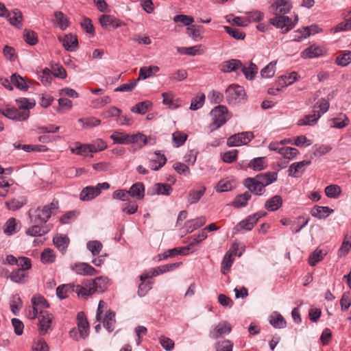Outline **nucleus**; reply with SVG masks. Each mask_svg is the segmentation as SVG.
Segmentation results:
<instances>
[{"label":"nucleus","instance_id":"39","mask_svg":"<svg viewBox=\"0 0 351 351\" xmlns=\"http://www.w3.org/2000/svg\"><path fill=\"white\" fill-rule=\"evenodd\" d=\"M241 69L245 78L249 80H252L258 72V66L253 62H250L248 66L242 65Z\"/></svg>","mask_w":351,"mask_h":351},{"label":"nucleus","instance_id":"58","mask_svg":"<svg viewBox=\"0 0 351 351\" xmlns=\"http://www.w3.org/2000/svg\"><path fill=\"white\" fill-rule=\"evenodd\" d=\"M265 157H258L252 159L249 163V167L254 171H261L266 167Z\"/></svg>","mask_w":351,"mask_h":351},{"label":"nucleus","instance_id":"22","mask_svg":"<svg viewBox=\"0 0 351 351\" xmlns=\"http://www.w3.org/2000/svg\"><path fill=\"white\" fill-rule=\"evenodd\" d=\"M109 285V279L107 277H97L95 280L90 282V285L92 286L94 293L99 292L102 293L105 291Z\"/></svg>","mask_w":351,"mask_h":351},{"label":"nucleus","instance_id":"3","mask_svg":"<svg viewBox=\"0 0 351 351\" xmlns=\"http://www.w3.org/2000/svg\"><path fill=\"white\" fill-rule=\"evenodd\" d=\"M109 188L110 184L108 182L99 183L95 186H86L82 190L80 199L84 202L92 200L97 197L102 190H107Z\"/></svg>","mask_w":351,"mask_h":351},{"label":"nucleus","instance_id":"17","mask_svg":"<svg viewBox=\"0 0 351 351\" xmlns=\"http://www.w3.org/2000/svg\"><path fill=\"white\" fill-rule=\"evenodd\" d=\"M173 189L169 184L156 183L154 185L152 189L147 191V195H169L172 192Z\"/></svg>","mask_w":351,"mask_h":351},{"label":"nucleus","instance_id":"38","mask_svg":"<svg viewBox=\"0 0 351 351\" xmlns=\"http://www.w3.org/2000/svg\"><path fill=\"white\" fill-rule=\"evenodd\" d=\"M75 285L71 284L61 285L56 289V295L60 299L68 298L69 293L73 292Z\"/></svg>","mask_w":351,"mask_h":351},{"label":"nucleus","instance_id":"42","mask_svg":"<svg viewBox=\"0 0 351 351\" xmlns=\"http://www.w3.org/2000/svg\"><path fill=\"white\" fill-rule=\"evenodd\" d=\"M90 144H81L78 142L75 143V147L71 148V152L77 155L86 156L90 152Z\"/></svg>","mask_w":351,"mask_h":351},{"label":"nucleus","instance_id":"55","mask_svg":"<svg viewBox=\"0 0 351 351\" xmlns=\"http://www.w3.org/2000/svg\"><path fill=\"white\" fill-rule=\"evenodd\" d=\"M269 323L276 328L281 329L286 327V321L279 313L271 316Z\"/></svg>","mask_w":351,"mask_h":351},{"label":"nucleus","instance_id":"27","mask_svg":"<svg viewBox=\"0 0 351 351\" xmlns=\"http://www.w3.org/2000/svg\"><path fill=\"white\" fill-rule=\"evenodd\" d=\"M128 144H138L139 147L142 148L147 145L152 138H147L145 135L138 132L136 134H128Z\"/></svg>","mask_w":351,"mask_h":351},{"label":"nucleus","instance_id":"14","mask_svg":"<svg viewBox=\"0 0 351 351\" xmlns=\"http://www.w3.org/2000/svg\"><path fill=\"white\" fill-rule=\"evenodd\" d=\"M232 330V327L230 324L224 321L219 322L213 331H211L209 334V336L210 338L213 339H217L221 337L223 335H228L229 334Z\"/></svg>","mask_w":351,"mask_h":351},{"label":"nucleus","instance_id":"16","mask_svg":"<svg viewBox=\"0 0 351 351\" xmlns=\"http://www.w3.org/2000/svg\"><path fill=\"white\" fill-rule=\"evenodd\" d=\"M34 213V219H32V221L34 223H45L51 216V211H49V209L45 206L42 208H37Z\"/></svg>","mask_w":351,"mask_h":351},{"label":"nucleus","instance_id":"2","mask_svg":"<svg viewBox=\"0 0 351 351\" xmlns=\"http://www.w3.org/2000/svg\"><path fill=\"white\" fill-rule=\"evenodd\" d=\"M19 108L15 106H7L5 108H0V114L6 118L15 121H27L30 115L29 110L33 108L36 102L34 99L21 97L15 100Z\"/></svg>","mask_w":351,"mask_h":351},{"label":"nucleus","instance_id":"59","mask_svg":"<svg viewBox=\"0 0 351 351\" xmlns=\"http://www.w3.org/2000/svg\"><path fill=\"white\" fill-rule=\"evenodd\" d=\"M324 254L322 250L316 249L308 257V264L311 266H315L317 263L324 258Z\"/></svg>","mask_w":351,"mask_h":351},{"label":"nucleus","instance_id":"40","mask_svg":"<svg viewBox=\"0 0 351 351\" xmlns=\"http://www.w3.org/2000/svg\"><path fill=\"white\" fill-rule=\"evenodd\" d=\"M152 106V103L150 101H144L136 104L131 108V111L140 114H145Z\"/></svg>","mask_w":351,"mask_h":351},{"label":"nucleus","instance_id":"35","mask_svg":"<svg viewBox=\"0 0 351 351\" xmlns=\"http://www.w3.org/2000/svg\"><path fill=\"white\" fill-rule=\"evenodd\" d=\"M53 21L62 30H65L69 25V19L61 11H56L54 12Z\"/></svg>","mask_w":351,"mask_h":351},{"label":"nucleus","instance_id":"34","mask_svg":"<svg viewBox=\"0 0 351 351\" xmlns=\"http://www.w3.org/2000/svg\"><path fill=\"white\" fill-rule=\"evenodd\" d=\"M159 70L160 69L157 66H143L139 70V75L136 81L138 82L140 80H145L159 71Z\"/></svg>","mask_w":351,"mask_h":351},{"label":"nucleus","instance_id":"18","mask_svg":"<svg viewBox=\"0 0 351 351\" xmlns=\"http://www.w3.org/2000/svg\"><path fill=\"white\" fill-rule=\"evenodd\" d=\"M77 320L80 335L85 339L88 335L89 324L84 312L81 311L77 313Z\"/></svg>","mask_w":351,"mask_h":351},{"label":"nucleus","instance_id":"24","mask_svg":"<svg viewBox=\"0 0 351 351\" xmlns=\"http://www.w3.org/2000/svg\"><path fill=\"white\" fill-rule=\"evenodd\" d=\"M282 204V198L280 195H276L265 202V208L269 211L274 212L278 210Z\"/></svg>","mask_w":351,"mask_h":351},{"label":"nucleus","instance_id":"31","mask_svg":"<svg viewBox=\"0 0 351 351\" xmlns=\"http://www.w3.org/2000/svg\"><path fill=\"white\" fill-rule=\"evenodd\" d=\"M314 114H307L305 115L302 119H300L298 120L297 124L298 125H310L313 126L315 125L319 120V119L321 117V114L319 112H317V113H315V110H314Z\"/></svg>","mask_w":351,"mask_h":351},{"label":"nucleus","instance_id":"32","mask_svg":"<svg viewBox=\"0 0 351 351\" xmlns=\"http://www.w3.org/2000/svg\"><path fill=\"white\" fill-rule=\"evenodd\" d=\"M332 213H333V210L328 206H315L311 210V215L318 219L326 218Z\"/></svg>","mask_w":351,"mask_h":351},{"label":"nucleus","instance_id":"46","mask_svg":"<svg viewBox=\"0 0 351 351\" xmlns=\"http://www.w3.org/2000/svg\"><path fill=\"white\" fill-rule=\"evenodd\" d=\"M188 76V73L185 69H178L171 73L168 79L171 82H181L185 80Z\"/></svg>","mask_w":351,"mask_h":351},{"label":"nucleus","instance_id":"33","mask_svg":"<svg viewBox=\"0 0 351 351\" xmlns=\"http://www.w3.org/2000/svg\"><path fill=\"white\" fill-rule=\"evenodd\" d=\"M11 82H12V85L21 90L27 91L28 90L29 86L27 83V79L17 73L11 75Z\"/></svg>","mask_w":351,"mask_h":351},{"label":"nucleus","instance_id":"36","mask_svg":"<svg viewBox=\"0 0 351 351\" xmlns=\"http://www.w3.org/2000/svg\"><path fill=\"white\" fill-rule=\"evenodd\" d=\"M12 16L10 15L8 17L10 23L19 28L21 29L23 26V14L22 12L19 9H14L12 11Z\"/></svg>","mask_w":351,"mask_h":351},{"label":"nucleus","instance_id":"6","mask_svg":"<svg viewBox=\"0 0 351 351\" xmlns=\"http://www.w3.org/2000/svg\"><path fill=\"white\" fill-rule=\"evenodd\" d=\"M267 213L265 211H258L253 215H249L244 220L240 221L234 228L236 232L241 230H251L258 219L265 217Z\"/></svg>","mask_w":351,"mask_h":351},{"label":"nucleus","instance_id":"54","mask_svg":"<svg viewBox=\"0 0 351 351\" xmlns=\"http://www.w3.org/2000/svg\"><path fill=\"white\" fill-rule=\"evenodd\" d=\"M128 134L116 131L110 135V138L114 143L128 145Z\"/></svg>","mask_w":351,"mask_h":351},{"label":"nucleus","instance_id":"29","mask_svg":"<svg viewBox=\"0 0 351 351\" xmlns=\"http://www.w3.org/2000/svg\"><path fill=\"white\" fill-rule=\"evenodd\" d=\"M323 54V50L318 46L311 45L308 48L305 49L301 53V57L302 58H317Z\"/></svg>","mask_w":351,"mask_h":351},{"label":"nucleus","instance_id":"9","mask_svg":"<svg viewBox=\"0 0 351 351\" xmlns=\"http://www.w3.org/2000/svg\"><path fill=\"white\" fill-rule=\"evenodd\" d=\"M243 184L248 189V192L256 195H261L265 192V189H262L256 177L245 178Z\"/></svg>","mask_w":351,"mask_h":351},{"label":"nucleus","instance_id":"25","mask_svg":"<svg viewBox=\"0 0 351 351\" xmlns=\"http://www.w3.org/2000/svg\"><path fill=\"white\" fill-rule=\"evenodd\" d=\"M206 222V219L204 216H201L195 219L188 220L185 222V228L188 233L192 232L196 229L204 226Z\"/></svg>","mask_w":351,"mask_h":351},{"label":"nucleus","instance_id":"12","mask_svg":"<svg viewBox=\"0 0 351 351\" xmlns=\"http://www.w3.org/2000/svg\"><path fill=\"white\" fill-rule=\"evenodd\" d=\"M99 21L104 29H107L109 26H112L114 29H117L125 25L115 16L110 14L101 15L99 19Z\"/></svg>","mask_w":351,"mask_h":351},{"label":"nucleus","instance_id":"47","mask_svg":"<svg viewBox=\"0 0 351 351\" xmlns=\"http://www.w3.org/2000/svg\"><path fill=\"white\" fill-rule=\"evenodd\" d=\"M206 191L204 186H201L199 190H192L189 193L188 202L191 204L197 203L203 196Z\"/></svg>","mask_w":351,"mask_h":351},{"label":"nucleus","instance_id":"53","mask_svg":"<svg viewBox=\"0 0 351 351\" xmlns=\"http://www.w3.org/2000/svg\"><path fill=\"white\" fill-rule=\"evenodd\" d=\"M88 288H86L81 285H76L73 288V292L77 293L78 297L85 298L87 296L92 295L94 293V290L91 285H89Z\"/></svg>","mask_w":351,"mask_h":351},{"label":"nucleus","instance_id":"64","mask_svg":"<svg viewBox=\"0 0 351 351\" xmlns=\"http://www.w3.org/2000/svg\"><path fill=\"white\" fill-rule=\"evenodd\" d=\"M351 62V51H348L337 57L335 63L341 66H346Z\"/></svg>","mask_w":351,"mask_h":351},{"label":"nucleus","instance_id":"26","mask_svg":"<svg viewBox=\"0 0 351 351\" xmlns=\"http://www.w3.org/2000/svg\"><path fill=\"white\" fill-rule=\"evenodd\" d=\"M9 278L14 282L25 284L27 281L29 276L25 271L15 269L10 274Z\"/></svg>","mask_w":351,"mask_h":351},{"label":"nucleus","instance_id":"62","mask_svg":"<svg viewBox=\"0 0 351 351\" xmlns=\"http://www.w3.org/2000/svg\"><path fill=\"white\" fill-rule=\"evenodd\" d=\"M223 29L227 34L236 40H243L245 37V34L238 29L230 26H223Z\"/></svg>","mask_w":351,"mask_h":351},{"label":"nucleus","instance_id":"15","mask_svg":"<svg viewBox=\"0 0 351 351\" xmlns=\"http://www.w3.org/2000/svg\"><path fill=\"white\" fill-rule=\"evenodd\" d=\"M255 177L262 189H265L267 186L277 180L278 173L276 171H268L257 174Z\"/></svg>","mask_w":351,"mask_h":351},{"label":"nucleus","instance_id":"30","mask_svg":"<svg viewBox=\"0 0 351 351\" xmlns=\"http://www.w3.org/2000/svg\"><path fill=\"white\" fill-rule=\"evenodd\" d=\"M252 195L250 192L245 191L242 194L235 197L231 205L234 208H239L247 206V202L251 199Z\"/></svg>","mask_w":351,"mask_h":351},{"label":"nucleus","instance_id":"5","mask_svg":"<svg viewBox=\"0 0 351 351\" xmlns=\"http://www.w3.org/2000/svg\"><path fill=\"white\" fill-rule=\"evenodd\" d=\"M226 99L229 104L235 105L245 99V92L243 86L232 84L226 90Z\"/></svg>","mask_w":351,"mask_h":351},{"label":"nucleus","instance_id":"19","mask_svg":"<svg viewBox=\"0 0 351 351\" xmlns=\"http://www.w3.org/2000/svg\"><path fill=\"white\" fill-rule=\"evenodd\" d=\"M58 39L66 51H74L78 47L77 38L72 34L66 35L64 38H59Z\"/></svg>","mask_w":351,"mask_h":351},{"label":"nucleus","instance_id":"48","mask_svg":"<svg viewBox=\"0 0 351 351\" xmlns=\"http://www.w3.org/2000/svg\"><path fill=\"white\" fill-rule=\"evenodd\" d=\"M26 203V199L21 197L18 199H13L11 201L7 202L5 204L9 210H16L23 207Z\"/></svg>","mask_w":351,"mask_h":351},{"label":"nucleus","instance_id":"20","mask_svg":"<svg viewBox=\"0 0 351 351\" xmlns=\"http://www.w3.org/2000/svg\"><path fill=\"white\" fill-rule=\"evenodd\" d=\"M242 62L238 59H231L224 61L220 65V70L223 73H230L241 69Z\"/></svg>","mask_w":351,"mask_h":351},{"label":"nucleus","instance_id":"37","mask_svg":"<svg viewBox=\"0 0 351 351\" xmlns=\"http://www.w3.org/2000/svg\"><path fill=\"white\" fill-rule=\"evenodd\" d=\"M55 246L62 254L66 252L69 244V239L66 236H56L53 239Z\"/></svg>","mask_w":351,"mask_h":351},{"label":"nucleus","instance_id":"11","mask_svg":"<svg viewBox=\"0 0 351 351\" xmlns=\"http://www.w3.org/2000/svg\"><path fill=\"white\" fill-rule=\"evenodd\" d=\"M311 161L310 160H304L291 164L288 169L289 176L293 178L300 177L305 171V167L310 165Z\"/></svg>","mask_w":351,"mask_h":351},{"label":"nucleus","instance_id":"21","mask_svg":"<svg viewBox=\"0 0 351 351\" xmlns=\"http://www.w3.org/2000/svg\"><path fill=\"white\" fill-rule=\"evenodd\" d=\"M154 157L149 160V167L154 171H158L161 169L167 162V158L160 151H156Z\"/></svg>","mask_w":351,"mask_h":351},{"label":"nucleus","instance_id":"7","mask_svg":"<svg viewBox=\"0 0 351 351\" xmlns=\"http://www.w3.org/2000/svg\"><path fill=\"white\" fill-rule=\"evenodd\" d=\"M254 138L252 132H243L230 136L227 140L228 147H238L247 145Z\"/></svg>","mask_w":351,"mask_h":351},{"label":"nucleus","instance_id":"52","mask_svg":"<svg viewBox=\"0 0 351 351\" xmlns=\"http://www.w3.org/2000/svg\"><path fill=\"white\" fill-rule=\"evenodd\" d=\"M48 230L40 227L38 223L27 228L25 231L26 234L32 237H39L46 234Z\"/></svg>","mask_w":351,"mask_h":351},{"label":"nucleus","instance_id":"8","mask_svg":"<svg viewBox=\"0 0 351 351\" xmlns=\"http://www.w3.org/2000/svg\"><path fill=\"white\" fill-rule=\"evenodd\" d=\"M195 243H190L188 245L184 247H174L168 250L165 252L161 254H158V256L159 260L167 259L169 257H174L177 255H187L191 252H194Z\"/></svg>","mask_w":351,"mask_h":351},{"label":"nucleus","instance_id":"41","mask_svg":"<svg viewBox=\"0 0 351 351\" xmlns=\"http://www.w3.org/2000/svg\"><path fill=\"white\" fill-rule=\"evenodd\" d=\"M351 248V233L344 237L343 241L338 250V256L341 257L346 256Z\"/></svg>","mask_w":351,"mask_h":351},{"label":"nucleus","instance_id":"45","mask_svg":"<svg viewBox=\"0 0 351 351\" xmlns=\"http://www.w3.org/2000/svg\"><path fill=\"white\" fill-rule=\"evenodd\" d=\"M18 232L17 230V221L15 218H10L5 224V228L3 230L4 234L6 235H12Z\"/></svg>","mask_w":351,"mask_h":351},{"label":"nucleus","instance_id":"43","mask_svg":"<svg viewBox=\"0 0 351 351\" xmlns=\"http://www.w3.org/2000/svg\"><path fill=\"white\" fill-rule=\"evenodd\" d=\"M278 153L281 154L285 158L291 160L299 154V151L294 147H282L279 149Z\"/></svg>","mask_w":351,"mask_h":351},{"label":"nucleus","instance_id":"61","mask_svg":"<svg viewBox=\"0 0 351 351\" xmlns=\"http://www.w3.org/2000/svg\"><path fill=\"white\" fill-rule=\"evenodd\" d=\"M102 247L103 245L101 243L97 240L90 241L86 243V247L92 253L93 256L98 255L100 253Z\"/></svg>","mask_w":351,"mask_h":351},{"label":"nucleus","instance_id":"57","mask_svg":"<svg viewBox=\"0 0 351 351\" xmlns=\"http://www.w3.org/2000/svg\"><path fill=\"white\" fill-rule=\"evenodd\" d=\"M234 188V184L232 181L227 180V179H223L221 180L216 186V191L217 192L221 193V192H226L232 190Z\"/></svg>","mask_w":351,"mask_h":351},{"label":"nucleus","instance_id":"56","mask_svg":"<svg viewBox=\"0 0 351 351\" xmlns=\"http://www.w3.org/2000/svg\"><path fill=\"white\" fill-rule=\"evenodd\" d=\"M56 256L53 250L50 248L45 249L40 255V260L44 264L52 263L55 261Z\"/></svg>","mask_w":351,"mask_h":351},{"label":"nucleus","instance_id":"60","mask_svg":"<svg viewBox=\"0 0 351 351\" xmlns=\"http://www.w3.org/2000/svg\"><path fill=\"white\" fill-rule=\"evenodd\" d=\"M187 138L188 135L180 131H176L172 134L173 142L177 147L183 145Z\"/></svg>","mask_w":351,"mask_h":351},{"label":"nucleus","instance_id":"23","mask_svg":"<svg viewBox=\"0 0 351 351\" xmlns=\"http://www.w3.org/2000/svg\"><path fill=\"white\" fill-rule=\"evenodd\" d=\"M130 197L141 200L145 196V186L142 182H136L128 190Z\"/></svg>","mask_w":351,"mask_h":351},{"label":"nucleus","instance_id":"28","mask_svg":"<svg viewBox=\"0 0 351 351\" xmlns=\"http://www.w3.org/2000/svg\"><path fill=\"white\" fill-rule=\"evenodd\" d=\"M115 313L112 310L106 311L103 319V325L108 332H112L115 328Z\"/></svg>","mask_w":351,"mask_h":351},{"label":"nucleus","instance_id":"63","mask_svg":"<svg viewBox=\"0 0 351 351\" xmlns=\"http://www.w3.org/2000/svg\"><path fill=\"white\" fill-rule=\"evenodd\" d=\"M38 78L42 83L45 85H49L51 82V75L53 73L51 70L48 68H45L40 73H38Z\"/></svg>","mask_w":351,"mask_h":351},{"label":"nucleus","instance_id":"10","mask_svg":"<svg viewBox=\"0 0 351 351\" xmlns=\"http://www.w3.org/2000/svg\"><path fill=\"white\" fill-rule=\"evenodd\" d=\"M71 269L77 274L82 276H94L97 271L86 263H76L71 265Z\"/></svg>","mask_w":351,"mask_h":351},{"label":"nucleus","instance_id":"4","mask_svg":"<svg viewBox=\"0 0 351 351\" xmlns=\"http://www.w3.org/2000/svg\"><path fill=\"white\" fill-rule=\"evenodd\" d=\"M227 112V108L221 105L215 107L211 110L210 114L213 117V121L209 126L210 131H214L218 129L226 123L227 119L226 118L225 114Z\"/></svg>","mask_w":351,"mask_h":351},{"label":"nucleus","instance_id":"13","mask_svg":"<svg viewBox=\"0 0 351 351\" xmlns=\"http://www.w3.org/2000/svg\"><path fill=\"white\" fill-rule=\"evenodd\" d=\"M39 316V333L40 335H45L51 324L53 315L47 311H41Z\"/></svg>","mask_w":351,"mask_h":351},{"label":"nucleus","instance_id":"1","mask_svg":"<svg viewBox=\"0 0 351 351\" xmlns=\"http://www.w3.org/2000/svg\"><path fill=\"white\" fill-rule=\"evenodd\" d=\"M292 4L290 0H276L269 7V13L271 16L269 19V24L264 23L256 25L258 30L265 32L271 29V25L281 30L282 34H287L293 29L298 22V14H291Z\"/></svg>","mask_w":351,"mask_h":351},{"label":"nucleus","instance_id":"44","mask_svg":"<svg viewBox=\"0 0 351 351\" xmlns=\"http://www.w3.org/2000/svg\"><path fill=\"white\" fill-rule=\"evenodd\" d=\"M331 123L332 128H343L349 124V119L346 115H343L339 117H335L329 121Z\"/></svg>","mask_w":351,"mask_h":351},{"label":"nucleus","instance_id":"49","mask_svg":"<svg viewBox=\"0 0 351 351\" xmlns=\"http://www.w3.org/2000/svg\"><path fill=\"white\" fill-rule=\"evenodd\" d=\"M201 47V45L189 47H178L177 51L182 54L194 56L203 53V51H200L199 50Z\"/></svg>","mask_w":351,"mask_h":351},{"label":"nucleus","instance_id":"50","mask_svg":"<svg viewBox=\"0 0 351 351\" xmlns=\"http://www.w3.org/2000/svg\"><path fill=\"white\" fill-rule=\"evenodd\" d=\"M276 62L273 61L269 62L261 71V75L264 78H271L274 77L276 72Z\"/></svg>","mask_w":351,"mask_h":351},{"label":"nucleus","instance_id":"51","mask_svg":"<svg viewBox=\"0 0 351 351\" xmlns=\"http://www.w3.org/2000/svg\"><path fill=\"white\" fill-rule=\"evenodd\" d=\"M326 195L330 198H338L341 193V189L337 184H330L325 189Z\"/></svg>","mask_w":351,"mask_h":351}]
</instances>
